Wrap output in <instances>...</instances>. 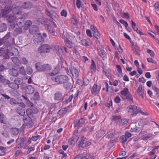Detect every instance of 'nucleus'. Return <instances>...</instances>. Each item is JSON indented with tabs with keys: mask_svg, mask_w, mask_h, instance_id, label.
Listing matches in <instances>:
<instances>
[{
	"mask_svg": "<svg viewBox=\"0 0 159 159\" xmlns=\"http://www.w3.org/2000/svg\"><path fill=\"white\" fill-rule=\"evenodd\" d=\"M25 102L27 105L30 107H32L33 106V104L30 102V101L28 100L27 101H25Z\"/></svg>",
	"mask_w": 159,
	"mask_h": 159,
	"instance_id": "nucleus-51",
	"label": "nucleus"
},
{
	"mask_svg": "<svg viewBox=\"0 0 159 159\" xmlns=\"http://www.w3.org/2000/svg\"><path fill=\"white\" fill-rule=\"evenodd\" d=\"M7 43L8 44H9V43L7 40H4L2 38L0 39V46H1L3 44H7Z\"/></svg>",
	"mask_w": 159,
	"mask_h": 159,
	"instance_id": "nucleus-47",
	"label": "nucleus"
},
{
	"mask_svg": "<svg viewBox=\"0 0 159 159\" xmlns=\"http://www.w3.org/2000/svg\"><path fill=\"white\" fill-rule=\"evenodd\" d=\"M114 133H112L108 134H106L105 136L106 138L109 139L113 136L114 135Z\"/></svg>",
	"mask_w": 159,
	"mask_h": 159,
	"instance_id": "nucleus-63",
	"label": "nucleus"
},
{
	"mask_svg": "<svg viewBox=\"0 0 159 159\" xmlns=\"http://www.w3.org/2000/svg\"><path fill=\"white\" fill-rule=\"evenodd\" d=\"M32 25V21L30 20H28L24 23V29L25 30H27Z\"/></svg>",
	"mask_w": 159,
	"mask_h": 159,
	"instance_id": "nucleus-21",
	"label": "nucleus"
},
{
	"mask_svg": "<svg viewBox=\"0 0 159 159\" xmlns=\"http://www.w3.org/2000/svg\"><path fill=\"white\" fill-rule=\"evenodd\" d=\"M128 122V121L127 119H124L121 120L120 121L119 123V125L120 126H123V125L126 124Z\"/></svg>",
	"mask_w": 159,
	"mask_h": 159,
	"instance_id": "nucleus-37",
	"label": "nucleus"
},
{
	"mask_svg": "<svg viewBox=\"0 0 159 159\" xmlns=\"http://www.w3.org/2000/svg\"><path fill=\"white\" fill-rule=\"evenodd\" d=\"M132 134L128 132H126L125 133V135H122L120 137L122 143L124 144H125L127 139L131 137Z\"/></svg>",
	"mask_w": 159,
	"mask_h": 159,
	"instance_id": "nucleus-9",
	"label": "nucleus"
},
{
	"mask_svg": "<svg viewBox=\"0 0 159 159\" xmlns=\"http://www.w3.org/2000/svg\"><path fill=\"white\" fill-rule=\"evenodd\" d=\"M23 17L17 19V25L20 26H21L24 23V20H23Z\"/></svg>",
	"mask_w": 159,
	"mask_h": 159,
	"instance_id": "nucleus-38",
	"label": "nucleus"
},
{
	"mask_svg": "<svg viewBox=\"0 0 159 159\" xmlns=\"http://www.w3.org/2000/svg\"><path fill=\"white\" fill-rule=\"evenodd\" d=\"M16 17L13 15L10 14L7 16V20L10 23L13 22L16 19Z\"/></svg>",
	"mask_w": 159,
	"mask_h": 159,
	"instance_id": "nucleus-28",
	"label": "nucleus"
},
{
	"mask_svg": "<svg viewBox=\"0 0 159 159\" xmlns=\"http://www.w3.org/2000/svg\"><path fill=\"white\" fill-rule=\"evenodd\" d=\"M147 52L148 53H149L152 57H154V53L153 51L150 49H148Z\"/></svg>",
	"mask_w": 159,
	"mask_h": 159,
	"instance_id": "nucleus-64",
	"label": "nucleus"
},
{
	"mask_svg": "<svg viewBox=\"0 0 159 159\" xmlns=\"http://www.w3.org/2000/svg\"><path fill=\"white\" fill-rule=\"evenodd\" d=\"M67 12L65 10H63L61 12V15L62 16L66 17L67 16Z\"/></svg>",
	"mask_w": 159,
	"mask_h": 159,
	"instance_id": "nucleus-59",
	"label": "nucleus"
},
{
	"mask_svg": "<svg viewBox=\"0 0 159 159\" xmlns=\"http://www.w3.org/2000/svg\"><path fill=\"white\" fill-rule=\"evenodd\" d=\"M129 109L133 110V112L134 111L135 112H133V115L135 116L137 113L140 112L139 109L137 110V107L136 106L131 105L128 107Z\"/></svg>",
	"mask_w": 159,
	"mask_h": 159,
	"instance_id": "nucleus-17",
	"label": "nucleus"
},
{
	"mask_svg": "<svg viewBox=\"0 0 159 159\" xmlns=\"http://www.w3.org/2000/svg\"><path fill=\"white\" fill-rule=\"evenodd\" d=\"M14 82L15 83L18 85L21 84L23 82V81L22 79L17 78L15 80H14Z\"/></svg>",
	"mask_w": 159,
	"mask_h": 159,
	"instance_id": "nucleus-30",
	"label": "nucleus"
},
{
	"mask_svg": "<svg viewBox=\"0 0 159 159\" xmlns=\"http://www.w3.org/2000/svg\"><path fill=\"white\" fill-rule=\"evenodd\" d=\"M7 26L6 24L4 23H2L0 25V32H3L6 30Z\"/></svg>",
	"mask_w": 159,
	"mask_h": 159,
	"instance_id": "nucleus-32",
	"label": "nucleus"
},
{
	"mask_svg": "<svg viewBox=\"0 0 159 159\" xmlns=\"http://www.w3.org/2000/svg\"><path fill=\"white\" fill-rule=\"evenodd\" d=\"M69 70L74 78L76 79L78 77L79 72L78 70L75 68L73 66H71L69 68Z\"/></svg>",
	"mask_w": 159,
	"mask_h": 159,
	"instance_id": "nucleus-7",
	"label": "nucleus"
},
{
	"mask_svg": "<svg viewBox=\"0 0 159 159\" xmlns=\"http://www.w3.org/2000/svg\"><path fill=\"white\" fill-rule=\"evenodd\" d=\"M20 7L17 6L16 7H14L12 9L13 12L16 14H20V12L19 11V10L20 9Z\"/></svg>",
	"mask_w": 159,
	"mask_h": 159,
	"instance_id": "nucleus-35",
	"label": "nucleus"
},
{
	"mask_svg": "<svg viewBox=\"0 0 159 159\" xmlns=\"http://www.w3.org/2000/svg\"><path fill=\"white\" fill-rule=\"evenodd\" d=\"M130 93L129 92V89L128 88H125L121 91V94L122 95V97H126Z\"/></svg>",
	"mask_w": 159,
	"mask_h": 159,
	"instance_id": "nucleus-24",
	"label": "nucleus"
},
{
	"mask_svg": "<svg viewBox=\"0 0 159 159\" xmlns=\"http://www.w3.org/2000/svg\"><path fill=\"white\" fill-rule=\"evenodd\" d=\"M16 110L17 112L22 116H24L25 114V110L20 107H17Z\"/></svg>",
	"mask_w": 159,
	"mask_h": 159,
	"instance_id": "nucleus-20",
	"label": "nucleus"
},
{
	"mask_svg": "<svg viewBox=\"0 0 159 159\" xmlns=\"http://www.w3.org/2000/svg\"><path fill=\"white\" fill-rule=\"evenodd\" d=\"M12 7L9 5H7L2 10V13L3 16H6V15L10 13L12 9Z\"/></svg>",
	"mask_w": 159,
	"mask_h": 159,
	"instance_id": "nucleus-11",
	"label": "nucleus"
},
{
	"mask_svg": "<svg viewBox=\"0 0 159 159\" xmlns=\"http://www.w3.org/2000/svg\"><path fill=\"white\" fill-rule=\"evenodd\" d=\"M93 35L97 39V40L100 38V34L98 30L93 33Z\"/></svg>",
	"mask_w": 159,
	"mask_h": 159,
	"instance_id": "nucleus-45",
	"label": "nucleus"
},
{
	"mask_svg": "<svg viewBox=\"0 0 159 159\" xmlns=\"http://www.w3.org/2000/svg\"><path fill=\"white\" fill-rule=\"evenodd\" d=\"M33 41L36 44L42 43L44 41L43 37L40 34H35L33 36Z\"/></svg>",
	"mask_w": 159,
	"mask_h": 159,
	"instance_id": "nucleus-5",
	"label": "nucleus"
},
{
	"mask_svg": "<svg viewBox=\"0 0 159 159\" xmlns=\"http://www.w3.org/2000/svg\"><path fill=\"white\" fill-rule=\"evenodd\" d=\"M28 61L25 58L23 57L20 58V64L26 65L28 64Z\"/></svg>",
	"mask_w": 159,
	"mask_h": 159,
	"instance_id": "nucleus-34",
	"label": "nucleus"
},
{
	"mask_svg": "<svg viewBox=\"0 0 159 159\" xmlns=\"http://www.w3.org/2000/svg\"><path fill=\"white\" fill-rule=\"evenodd\" d=\"M116 67L118 72L119 73H122V68L119 65H117L116 66Z\"/></svg>",
	"mask_w": 159,
	"mask_h": 159,
	"instance_id": "nucleus-61",
	"label": "nucleus"
},
{
	"mask_svg": "<svg viewBox=\"0 0 159 159\" xmlns=\"http://www.w3.org/2000/svg\"><path fill=\"white\" fill-rule=\"evenodd\" d=\"M10 32H8L7 34L2 39L4 40H7L10 36Z\"/></svg>",
	"mask_w": 159,
	"mask_h": 159,
	"instance_id": "nucleus-58",
	"label": "nucleus"
},
{
	"mask_svg": "<svg viewBox=\"0 0 159 159\" xmlns=\"http://www.w3.org/2000/svg\"><path fill=\"white\" fill-rule=\"evenodd\" d=\"M9 83V81L6 79L5 78L0 74V83L4 84H8Z\"/></svg>",
	"mask_w": 159,
	"mask_h": 159,
	"instance_id": "nucleus-18",
	"label": "nucleus"
},
{
	"mask_svg": "<svg viewBox=\"0 0 159 159\" xmlns=\"http://www.w3.org/2000/svg\"><path fill=\"white\" fill-rule=\"evenodd\" d=\"M138 94L141 96L143 98V95L144 93L143 90L142 89V86L141 84L139 85L137 90Z\"/></svg>",
	"mask_w": 159,
	"mask_h": 159,
	"instance_id": "nucleus-26",
	"label": "nucleus"
},
{
	"mask_svg": "<svg viewBox=\"0 0 159 159\" xmlns=\"http://www.w3.org/2000/svg\"><path fill=\"white\" fill-rule=\"evenodd\" d=\"M32 4L29 2L24 3L22 6V7L24 9H30L32 7Z\"/></svg>",
	"mask_w": 159,
	"mask_h": 159,
	"instance_id": "nucleus-22",
	"label": "nucleus"
},
{
	"mask_svg": "<svg viewBox=\"0 0 159 159\" xmlns=\"http://www.w3.org/2000/svg\"><path fill=\"white\" fill-rule=\"evenodd\" d=\"M51 49V46L48 44H43L39 47L38 51L40 53H44L49 52Z\"/></svg>",
	"mask_w": 159,
	"mask_h": 159,
	"instance_id": "nucleus-3",
	"label": "nucleus"
},
{
	"mask_svg": "<svg viewBox=\"0 0 159 159\" xmlns=\"http://www.w3.org/2000/svg\"><path fill=\"white\" fill-rule=\"evenodd\" d=\"M35 67L37 70L39 71L49 72L52 69V66L48 64H42L38 62L35 64Z\"/></svg>",
	"mask_w": 159,
	"mask_h": 159,
	"instance_id": "nucleus-2",
	"label": "nucleus"
},
{
	"mask_svg": "<svg viewBox=\"0 0 159 159\" xmlns=\"http://www.w3.org/2000/svg\"><path fill=\"white\" fill-rule=\"evenodd\" d=\"M121 118L120 116H112V120L113 121H116L117 120L120 119Z\"/></svg>",
	"mask_w": 159,
	"mask_h": 159,
	"instance_id": "nucleus-62",
	"label": "nucleus"
},
{
	"mask_svg": "<svg viewBox=\"0 0 159 159\" xmlns=\"http://www.w3.org/2000/svg\"><path fill=\"white\" fill-rule=\"evenodd\" d=\"M24 120L25 124L29 128H31L33 126V123L29 116L26 117H24Z\"/></svg>",
	"mask_w": 159,
	"mask_h": 159,
	"instance_id": "nucleus-8",
	"label": "nucleus"
},
{
	"mask_svg": "<svg viewBox=\"0 0 159 159\" xmlns=\"http://www.w3.org/2000/svg\"><path fill=\"white\" fill-rule=\"evenodd\" d=\"M122 16L123 18L129 19L130 17V15L128 13H124L122 15Z\"/></svg>",
	"mask_w": 159,
	"mask_h": 159,
	"instance_id": "nucleus-50",
	"label": "nucleus"
},
{
	"mask_svg": "<svg viewBox=\"0 0 159 159\" xmlns=\"http://www.w3.org/2000/svg\"><path fill=\"white\" fill-rule=\"evenodd\" d=\"M53 74H54L52 72L49 73V75L50 76L53 75L51 78L52 80L58 84H64V87L67 89V87H66L65 84H66L68 81V77L64 75H60L58 76L53 75Z\"/></svg>",
	"mask_w": 159,
	"mask_h": 159,
	"instance_id": "nucleus-1",
	"label": "nucleus"
},
{
	"mask_svg": "<svg viewBox=\"0 0 159 159\" xmlns=\"http://www.w3.org/2000/svg\"><path fill=\"white\" fill-rule=\"evenodd\" d=\"M126 99L129 101L130 103H133V98L132 95L129 93L126 97Z\"/></svg>",
	"mask_w": 159,
	"mask_h": 159,
	"instance_id": "nucleus-33",
	"label": "nucleus"
},
{
	"mask_svg": "<svg viewBox=\"0 0 159 159\" xmlns=\"http://www.w3.org/2000/svg\"><path fill=\"white\" fill-rule=\"evenodd\" d=\"M38 112V109L35 107H33L31 108H28L26 110V113L28 116L37 114Z\"/></svg>",
	"mask_w": 159,
	"mask_h": 159,
	"instance_id": "nucleus-10",
	"label": "nucleus"
},
{
	"mask_svg": "<svg viewBox=\"0 0 159 159\" xmlns=\"http://www.w3.org/2000/svg\"><path fill=\"white\" fill-rule=\"evenodd\" d=\"M19 72L21 74L23 75H26V72L24 69V67H21L19 70Z\"/></svg>",
	"mask_w": 159,
	"mask_h": 159,
	"instance_id": "nucleus-43",
	"label": "nucleus"
},
{
	"mask_svg": "<svg viewBox=\"0 0 159 159\" xmlns=\"http://www.w3.org/2000/svg\"><path fill=\"white\" fill-rule=\"evenodd\" d=\"M33 98L34 100H37L39 99L40 98V96L38 92H36L34 93Z\"/></svg>",
	"mask_w": 159,
	"mask_h": 159,
	"instance_id": "nucleus-44",
	"label": "nucleus"
},
{
	"mask_svg": "<svg viewBox=\"0 0 159 159\" xmlns=\"http://www.w3.org/2000/svg\"><path fill=\"white\" fill-rule=\"evenodd\" d=\"M12 61L15 64L17 65L18 63H20V60L17 57H12L11 58Z\"/></svg>",
	"mask_w": 159,
	"mask_h": 159,
	"instance_id": "nucleus-40",
	"label": "nucleus"
},
{
	"mask_svg": "<svg viewBox=\"0 0 159 159\" xmlns=\"http://www.w3.org/2000/svg\"><path fill=\"white\" fill-rule=\"evenodd\" d=\"M10 74L14 76H18V71L17 70L12 69L10 70Z\"/></svg>",
	"mask_w": 159,
	"mask_h": 159,
	"instance_id": "nucleus-27",
	"label": "nucleus"
},
{
	"mask_svg": "<svg viewBox=\"0 0 159 159\" xmlns=\"http://www.w3.org/2000/svg\"><path fill=\"white\" fill-rule=\"evenodd\" d=\"M22 30L20 28H16L14 31V34L15 35L20 34L22 33Z\"/></svg>",
	"mask_w": 159,
	"mask_h": 159,
	"instance_id": "nucleus-36",
	"label": "nucleus"
},
{
	"mask_svg": "<svg viewBox=\"0 0 159 159\" xmlns=\"http://www.w3.org/2000/svg\"><path fill=\"white\" fill-rule=\"evenodd\" d=\"M5 118V116L3 114L1 113L0 114V122L5 124L6 123Z\"/></svg>",
	"mask_w": 159,
	"mask_h": 159,
	"instance_id": "nucleus-31",
	"label": "nucleus"
},
{
	"mask_svg": "<svg viewBox=\"0 0 159 159\" xmlns=\"http://www.w3.org/2000/svg\"><path fill=\"white\" fill-rule=\"evenodd\" d=\"M99 88H98V85L94 84L91 89V92L93 95H96L99 92Z\"/></svg>",
	"mask_w": 159,
	"mask_h": 159,
	"instance_id": "nucleus-15",
	"label": "nucleus"
},
{
	"mask_svg": "<svg viewBox=\"0 0 159 159\" xmlns=\"http://www.w3.org/2000/svg\"><path fill=\"white\" fill-rule=\"evenodd\" d=\"M90 68L92 70V71H93V72H94L95 71L96 69V66L93 60L92 62L91 63L90 66Z\"/></svg>",
	"mask_w": 159,
	"mask_h": 159,
	"instance_id": "nucleus-46",
	"label": "nucleus"
},
{
	"mask_svg": "<svg viewBox=\"0 0 159 159\" xmlns=\"http://www.w3.org/2000/svg\"><path fill=\"white\" fill-rule=\"evenodd\" d=\"M97 50L99 55L103 60L107 58V54L102 47L100 46H98Z\"/></svg>",
	"mask_w": 159,
	"mask_h": 159,
	"instance_id": "nucleus-6",
	"label": "nucleus"
},
{
	"mask_svg": "<svg viewBox=\"0 0 159 159\" xmlns=\"http://www.w3.org/2000/svg\"><path fill=\"white\" fill-rule=\"evenodd\" d=\"M11 134L15 135H16L18 134L19 132V130L16 128H12L11 129Z\"/></svg>",
	"mask_w": 159,
	"mask_h": 159,
	"instance_id": "nucleus-29",
	"label": "nucleus"
},
{
	"mask_svg": "<svg viewBox=\"0 0 159 159\" xmlns=\"http://www.w3.org/2000/svg\"><path fill=\"white\" fill-rule=\"evenodd\" d=\"M105 133L104 130L100 129L97 132L96 134V137L97 139H99L103 136Z\"/></svg>",
	"mask_w": 159,
	"mask_h": 159,
	"instance_id": "nucleus-19",
	"label": "nucleus"
},
{
	"mask_svg": "<svg viewBox=\"0 0 159 159\" xmlns=\"http://www.w3.org/2000/svg\"><path fill=\"white\" fill-rule=\"evenodd\" d=\"M8 84V86L13 89H17L19 88V86L16 84L15 82L10 83L9 81V83Z\"/></svg>",
	"mask_w": 159,
	"mask_h": 159,
	"instance_id": "nucleus-25",
	"label": "nucleus"
},
{
	"mask_svg": "<svg viewBox=\"0 0 159 159\" xmlns=\"http://www.w3.org/2000/svg\"><path fill=\"white\" fill-rule=\"evenodd\" d=\"M73 98V96L72 95H70L68 98H66V102H70Z\"/></svg>",
	"mask_w": 159,
	"mask_h": 159,
	"instance_id": "nucleus-60",
	"label": "nucleus"
},
{
	"mask_svg": "<svg viewBox=\"0 0 159 159\" xmlns=\"http://www.w3.org/2000/svg\"><path fill=\"white\" fill-rule=\"evenodd\" d=\"M18 54V50L15 48H12L9 52L10 55L13 57L17 56Z\"/></svg>",
	"mask_w": 159,
	"mask_h": 159,
	"instance_id": "nucleus-16",
	"label": "nucleus"
},
{
	"mask_svg": "<svg viewBox=\"0 0 159 159\" xmlns=\"http://www.w3.org/2000/svg\"><path fill=\"white\" fill-rule=\"evenodd\" d=\"M119 21L120 23L123 24L125 27H127L128 26V24L126 21L123 20L121 19Z\"/></svg>",
	"mask_w": 159,
	"mask_h": 159,
	"instance_id": "nucleus-52",
	"label": "nucleus"
},
{
	"mask_svg": "<svg viewBox=\"0 0 159 159\" xmlns=\"http://www.w3.org/2000/svg\"><path fill=\"white\" fill-rule=\"evenodd\" d=\"M68 107L61 108L57 112V114L60 115H63L66 114L68 110Z\"/></svg>",
	"mask_w": 159,
	"mask_h": 159,
	"instance_id": "nucleus-23",
	"label": "nucleus"
},
{
	"mask_svg": "<svg viewBox=\"0 0 159 159\" xmlns=\"http://www.w3.org/2000/svg\"><path fill=\"white\" fill-rule=\"evenodd\" d=\"M81 3H82V2L80 0H76V5L77 7L79 9L80 8L81 6Z\"/></svg>",
	"mask_w": 159,
	"mask_h": 159,
	"instance_id": "nucleus-56",
	"label": "nucleus"
},
{
	"mask_svg": "<svg viewBox=\"0 0 159 159\" xmlns=\"http://www.w3.org/2000/svg\"><path fill=\"white\" fill-rule=\"evenodd\" d=\"M34 91V88L31 85H29L25 88V92L27 94H32Z\"/></svg>",
	"mask_w": 159,
	"mask_h": 159,
	"instance_id": "nucleus-14",
	"label": "nucleus"
},
{
	"mask_svg": "<svg viewBox=\"0 0 159 159\" xmlns=\"http://www.w3.org/2000/svg\"><path fill=\"white\" fill-rule=\"evenodd\" d=\"M86 120L84 118H81L79 120L76 119L74 121L75 128H80L84 125Z\"/></svg>",
	"mask_w": 159,
	"mask_h": 159,
	"instance_id": "nucleus-4",
	"label": "nucleus"
},
{
	"mask_svg": "<svg viewBox=\"0 0 159 159\" xmlns=\"http://www.w3.org/2000/svg\"><path fill=\"white\" fill-rule=\"evenodd\" d=\"M26 72L28 74L30 75L33 72L32 69L31 67H28L26 69Z\"/></svg>",
	"mask_w": 159,
	"mask_h": 159,
	"instance_id": "nucleus-49",
	"label": "nucleus"
},
{
	"mask_svg": "<svg viewBox=\"0 0 159 159\" xmlns=\"http://www.w3.org/2000/svg\"><path fill=\"white\" fill-rule=\"evenodd\" d=\"M77 140L78 141L79 146L82 148L84 147L85 142L86 141V139L82 135L79 136Z\"/></svg>",
	"mask_w": 159,
	"mask_h": 159,
	"instance_id": "nucleus-13",
	"label": "nucleus"
},
{
	"mask_svg": "<svg viewBox=\"0 0 159 159\" xmlns=\"http://www.w3.org/2000/svg\"><path fill=\"white\" fill-rule=\"evenodd\" d=\"M154 90L155 92V95L159 98V89L157 88H155Z\"/></svg>",
	"mask_w": 159,
	"mask_h": 159,
	"instance_id": "nucleus-53",
	"label": "nucleus"
},
{
	"mask_svg": "<svg viewBox=\"0 0 159 159\" xmlns=\"http://www.w3.org/2000/svg\"><path fill=\"white\" fill-rule=\"evenodd\" d=\"M82 44L85 46H89V42L86 39H82L81 41Z\"/></svg>",
	"mask_w": 159,
	"mask_h": 159,
	"instance_id": "nucleus-42",
	"label": "nucleus"
},
{
	"mask_svg": "<svg viewBox=\"0 0 159 159\" xmlns=\"http://www.w3.org/2000/svg\"><path fill=\"white\" fill-rule=\"evenodd\" d=\"M140 128L139 127H136L134 128H131V130L132 132H138L140 131Z\"/></svg>",
	"mask_w": 159,
	"mask_h": 159,
	"instance_id": "nucleus-55",
	"label": "nucleus"
},
{
	"mask_svg": "<svg viewBox=\"0 0 159 159\" xmlns=\"http://www.w3.org/2000/svg\"><path fill=\"white\" fill-rule=\"evenodd\" d=\"M89 83V80L87 78H85L83 79V84L84 85H88Z\"/></svg>",
	"mask_w": 159,
	"mask_h": 159,
	"instance_id": "nucleus-54",
	"label": "nucleus"
},
{
	"mask_svg": "<svg viewBox=\"0 0 159 159\" xmlns=\"http://www.w3.org/2000/svg\"><path fill=\"white\" fill-rule=\"evenodd\" d=\"M87 127L89 130V133L90 134V133L92 132L93 131L94 129V126L93 124H90L88 125L87 126Z\"/></svg>",
	"mask_w": 159,
	"mask_h": 159,
	"instance_id": "nucleus-39",
	"label": "nucleus"
},
{
	"mask_svg": "<svg viewBox=\"0 0 159 159\" xmlns=\"http://www.w3.org/2000/svg\"><path fill=\"white\" fill-rule=\"evenodd\" d=\"M10 103L12 105H15L19 104V102L16 99L12 98L10 99Z\"/></svg>",
	"mask_w": 159,
	"mask_h": 159,
	"instance_id": "nucleus-41",
	"label": "nucleus"
},
{
	"mask_svg": "<svg viewBox=\"0 0 159 159\" xmlns=\"http://www.w3.org/2000/svg\"><path fill=\"white\" fill-rule=\"evenodd\" d=\"M45 14L49 17H50L51 19H53L54 16L50 12L48 11L47 10L45 11Z\"/></svg>",
	"mask_w": 159,
	"mask_h": 159,
	"instance_id": "nucleus-48",
	"label": "nucleus"
},
{
	"mask_svg": "<svg viewBox=\"0 0 159 159\" xmlns=\"http://www.w3.org/2000/svg\"><path fill=\"white\" fill-rule=\"evenodd\" d=\"M63 97V93L60 91H57L53 95V98L56 101L61 100Z\"/></svg>",
	"mask_w": 159,
	"mask_h": 159,
	"instance_id": "nucleus-12",
	"label": "nucleus"
},
{
	"mask_svg": "<svg viewBox=\"0 0 159 159\" xmlns=\"http://www.w3.org/2000/svg\"><path fill=\"white\" fill-rule=\"evenodd\" d=\"M40 135H38L35 136H32L31 138V139L32 141H35L37 140L40 137Z\"/></svg>",
	"mask_w": 159,
	"mask_h": 159,
	"instance_id": "nucleus-57",
	"label": "nucleus"
}]
</instances>
